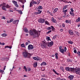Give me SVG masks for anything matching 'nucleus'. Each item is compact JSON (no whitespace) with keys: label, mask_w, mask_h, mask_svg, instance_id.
Listing matches in <instances>:
<instances>
[{"label":"nucleus","mask_w":80,"mask_h":80,"mask_svg":"<svg viewBox=\"0 0 80 80\" xmlns=\"http://www.w3.org/2000/svg\"><path fill=\"white\" fill-rule=\"evenodd\" d=\"M30 36H33V38H35L37 37H39L40 36V32H39L33 29V30H30L29 32Z\"/></svg>","instance_id":"nucleus-1"},{"label":"nucleus","mask_w":80,"mask_h":80,"mask_svg":"<svg viewBox=\"0 0 80 80\" xmlns=\"http://www.w3.org/2000/svg\"><path fill=\"white\" fill-rule=\"evenodd\" d=\"M22 55L24 58H30V57L32 56V54L28 53L26 50L22 52Z\"/></svg>","instance_id":"nucleus-2"},{"label":"nucleus","mask_w":80,"mask_h":80,"mask_svg":"<svg viewBox=\"0 0 80 80\" xmlns=\"http://www.w3.org/2000/svg\"><path fill=\"white\" fill-rule=\"evenodd\" d=\"M65 69L66 71H69V72H71L72 73H75V68H74L66 67L65 68Z\"/></svg>","instance_id":"nucleus-3"},{"label":"nucleus","mask_w":80,"mask_h":80,"mask_svg":"<svg viewBox=\"0 0 80 80\" xmlns=\"http://www.w3.org/2000/svg\"><path fill=\"white\" fill-rule=\"evenodd\" d=\"M74 69L75 73L78 75H80V68H74Z\"/></svg>","instance_id":"nucleus-4"},{"label":"nucleus","mask_w":80,"mask_h":80,"mask_svg":"<svg viewBox=\"0 0 80 80\" xmlns=\"http://www.w3.org/2000/svg\"><path fill=\"white\" fill-rule=\"evenodd\" d=\"M41 46L42 48H46V47H47V44L44 42H43L41 44Z\"/></svg>","instance_id":"nucleus-5"},{"label":"nucleus","mask_w":80,"mask_h":80,"mask_svg":"<svg viewBox=\"0 0 80 80\" xmlns=\"http://www.w3.org/2000/svg\"><path fill=\"white\" fill-rule=\"evenodd\" d=\"M33 46L31 44L29 45L28 46V50H33Z\"/></svg>","instance_id":"nucleus-6"},{"label":"nucleus","mask_w":80,"mask_h":80,"mask_svg":"<svg viewBox=\"0 0 80 80\" xmlns=\"http://www.w3.org/2000/svg\"><path fill=\"white\" fill-rule=\"evenodd\" d=\"M45 19L42 18H39L38 20V22L41 23H45Z\"/></svg>","instance_id":"nucleus-7"},{"label":"nucleus","mask_w":80,"mask_h":80,"mask_svg":"<svg viewBox=\"0 0 80 80\" xmlns=\"http://www.w3.org/2000/svg\"><path fill=\"white\" fill-rule=\"evenodd\" d=\"M67 49L66 47H64V49H62V50L61 51V53H62L63 54H64V52H67Z\"/></svg>","instance_id":"nucleus-8"},{"label":"nucleus","mask_w":80,"mask_h":80,"mask_svg":"<svg viewBox=\"0 0 80 80\" xmlns=\"http://www.w3.org/2000/svg\"><path fill=\"white\" fill-rule=\"evenodd\" d=\"M53 41H51V42H48V47H50V46H53Z\"/></svg>","instance_id":"nucleus-9"},{"label":"nucleus","mask_w":80,"mask_h":80,"mask_svg":"<svg viewBox=\"0 0 80 80\" xmlns=\"http://www.w3.org/2000/svg\"><path fill=\"white\" fill-rule=\"evenodd\" d=\"M68 33L70 35H73L74 34L73 31L72 30H68Z\"/></svg>","instance_id":"nucleus-10"},{"label":"nucleus","mask_w":80,"mask_h":80,"mask_svg":"<svg viewBox=\"0 0 80 80\" xmlns=\"http://www.w3.org/2000/svg\"><path fill=\"white\" fill-rule=\"evenodd\" d=\"M12 2L13 3L16 7H17V8L18 7V5H17V2L13 0L12 1Z\"/></svg>","instance_id":"nucleus-11"},{"label":"nucleus","mask_w":80,"mask_h":80,"mask_svg":"<svg viewBox=\"0 0 80 80\" xmlns=\"http://www.w3.org/2000/svg\"><path fill=\"white\" fill-rule=\"evenodd\" d=\"M74 78V76L73 75H71L68 77V78L69 80H73V78Z\"/></svg>","instance_id":"nucleus-12"},{"label":"nucleus","mask_w":80,"mask_h":80,"mask_svg":"<svg viewBox=\"0 0 80 80\" xmlns=\"http://www.w3.org/2000/svg\"><path fill=\"white\" fill-rule=\"evenodd\" d=\"M18 22H19V21L18 20H16L15 21H14L12 22V23H13V24H18Z\"/></svg>","instance_id":"nucleus-13"},{"label":"nucleus","mask_w":80,"mask_h":80,"mask_svg":"<svg viewBox=\"0 0 80 80\" xmlns=\"http://www.w3.org/2000/svg\"><path fill=\"white\" fill-rule=\"evenodd\" d=\"M51 21L53 23H57V21L55 19H54L53 17H52L51 19Z\"/></svg>","instance_id":"nucleus-14"},{"label":"nucleus","mask_w":80,"mask_h":80,"mask_svg":"<svg viewBox=\"0 0 80 80\" xmlns=\"http://www.w3.org/2000/svg\"><path fill=\"white\" fill-rule=\"evenodd\" d=\"M1 35L2 37H6L8 36V35L7 33H2L1 34Z\"/></svg>","instance_id":"nucleus-15"},{"label":"nucleus","mask_w":80,"mask_h":80,"mask_svg":"<svg viewBox=\"0 0 80 80\" xmlns=\"http://www.w3.org/2000/svg\"><path fill=\"white\" fill-rule=\"evenodd\" d=\"M45 65H47V63L45 62H43L41 64V66H43Z\"/></svg>","instance_id":"nucleus-16"},{"label":"nucleus","mask_w":80,"mask_h":80,"mask_svg":"<svg viewBox=\"0 0 80 80\" xmlns=\"http://www.w3.org/2000/svg\"><path fill=\"white\" fill-rule=\"evenodd\" d=\"M42 13V11L38 10V12H36L34 14H40Z\"/></svg>","instance_id":"nucleus-17"},{"label":"nucleus","mask_w":80,"mask_h":80,"mask_svg":"<svg viewBox=\"0 0 80 80\" xmlns=\"http://www.w3.org/2000/svg\"><path fill=\"white\" fill-rule=\"evenodd\" d=\"M24 30L25 32H26V33H28L29 32H28V29H27V28H24Z\"/></svg>","instance_id":"nucleus-18"},{"label":"nucleus","mask_w":80,"mask_h":80,"mask_svg":"<svg viewBox=\"0 0 80 80\" xmlns=\"http://www.w3.org/2000/svg\"><path fill=\"white\" fill-rule=\"evenodd\" d=\"M65 23H71V20H67L65 21Z\"/></svg>","instance_id":"nucleus-19"},{"label":"nucleus","mask_w":80,"mask_h":80,"mask_svg":"<svg viewBox=\"0 0 80 80\" xmlns=\"http://www.w3.org/2000/svg\"><path fill=\"white\" fill-rule=\"evenodd\" d=\"M46 40H47V41H48V42L49 40L50 41H52V40H51V39H50V37H47Z\"/></svg>","instance_id":"nucleus-20"},{"label":"nucleus","mask_w":80,"mask_h":80,"mask_svg":"<svg viewBox=\"0 0 80 80\" xmlns=\"http://www.w3.org/2000/svg\"><path fill=\"white\" fill-rule=\"evenodd\" d=\"M70 14L72 16V17H74V16H75V14H74V12H70Z\"/></svg>","instance_id":"nucleus-21"},{"label":"nucleus","mask_w":80,"mask_h":80,"mask_svg":"<svg viewBox=\"0 0 80 80\" xmlns=\"http://www.w3.org/2000/svg\"><path fill=\"white\" fill-rule=\"evenodd\" d=\"M2 9L3 10H5V11H7V8H6V7L5 6H3L2 7Z\"/></svg>","instance_id":"nucleus-22"},{"label":"nucleus","mask_w":80,"mask_h":80,"mask_svg":"<svg viewBox=\"0 0 80 80\" xmlns=\"http://www.w3.org/2000/svg\"><path fill=\"white\" fill-rule=\"evenodd\" d=\"M76 22H80V18L78 17L77 19L76 20Z\"/></svg>","instance_id":"nucleus-23"},{"label":"nucleus","mask_w":80,"mask_h":80,"mask_svg":"<svg viewBox=\"0 0 80 80\" xmlns=\"http://www.w3.org/2000/svg\"><path fill=\"white\" fill-rule=\"evenodd\" d=\"M58 8H57L55 9L53 11V13H56L58 11Z\"/></svg>","instance_id":"nucleus-24"},{"label":"nucleus","mask_w":80,"mask_h":80,"mask_svg":"<svg viewBox=\"0 0 80 80\" xmlns=\"http://www.w3.org/2000/svg\"><path fill=\"white\" fill-rule=\"evenodd\" d=\"M58 54L57 53H56L55 54V58H56L57 60H58Z\"/></svg>","instance_id":"nucleus-25"},{"label":"nucleus","mask_w":80,"mask_h":80,"mask_svg":"<svg viewBox=\"0 0 80 80\" xmlns=\"http://www.w3.org/2000/svg\"><path fill=\"white\" fill-rule=\"evenodd\" d=\"M57 37V35H55L52 38V40H55V38H56Z\"/></svg>","instance_id":"nucleus-26"},{"label":"nucleus","mask_w":80,"mask_h":80,"mask_svg":"<svg viewBox=\"0 0 80 80\" xmlns=\"http://www.w3.org/2000/svg\"><path fill=\"white\" fill-rule=\"evenodd\" d=\"M52 70H53V72H54V73H55L56 74V75H59V74L57 72H56V71H55V69H53Z\"/></svg>","instance_id":"nucleus-27"},{"label":"nucleus","mask_w":80,"mask_h":80,"mask_svg":"<svg viewBox=\"0 0 80 80\" xmlns=\"http://www.w3.org/2000/svg\"><path fill=\"white\" fill-rule=\"evenodd\" d=\"M5 48H10V49H11L12 48V46H6L5 47Z\"/></svg>","instance_id":"nucleus-28"},{"label":"nucleus","mask_w":80,"mask_h":80,"mask_svg":"<svg viewBox=\"0 0 80 80\" xmlns=\"http://www.w3.org/2000/svg\"><path fill=\"white\" fill-rule=\"evenodd\" d=\"M38 63L37 62H36L34 64L33 66H34V67H35V68H36V67H37Z\"/></svg>","instance_id":"nucleus-29"},{"label":"nucleus","mask_w":80,"mask_h":80,"mask_svg":"<svg viewBox=\"0 0 80 80\" xmlns=\"http://www.w3.org/2000/svg\"><path fill=\"white\" fill-rule=\"evenodd\" d=\"M10 7H11V6H9L8 4L6 5V7L7 8H10Z\"/></svg>","instance_id":"nucleus-30"},{"label":"nucleus","mask_w":80,"mask_h":80,"mask_svg":"<svg viewBox=\"0 0 80 80\" xmlns=\"http://www.w3.org/2000/svg\"><path fill=\"white\" fill-rule=\"evenodd\" d=\"M62 48V46H60L59 47V51L61 52L62 51V50H63V49Z\"/></svg>","instance_id":"nucleus-31"},{"label":"nucleus","mask_w":80,"mask_h":80,"mask_svg":"<svg viewBox=\"0 0 80 80\" xmlns=\"http://www.w3.org/2000/svg\"><path fill=\"white\" fill-rule=\"evenodd\" d=\"M60 69L61 70L63 71V72H64V68H63V67H61L60 68Z\"/></svg>","instance_id":"nucleus-32"},{"label":"nucleus","mask_w":80,"mask_h":80,"mask_svg":"<svg viewBox=\"0 0 80 80\" xmlns=\"http://www.w3.org/2000/svg\"><path fill=\"white\" fill-rule=\"evenodd\" d=\"M51 29H52V27L51 26L50 27H48L47 28V30H51Z\"/></svg>","instance_id":"nucleus-33"},{"label":"nucleus","mask_w":80,"mask_h":80,"mask_svg":"<svg viewBox=\"0 0 80 80\" xmlns=\"http://www.w3.org/2000/svg\"><path fill=\"white\" fill-rule=\"evenodd\" d=\"M68 42L69 44H73V42H72V41H68Z\"/></svg>","instance_id":"nucleus-34"},{"label":"nucleus","mask_w":80,"mask_h":80,"mask_svg":"<svg viewBox=\"0 0 80 80\" xmlns=\"http://www.w3.org/2000/svg\"><path fill=\"white\" fill-rule=\"evenodd\" d=\"M21 46L22 48L25 47V46L23 44H21Z\"/></svg>","instance_id":"nucleus-35"},{"label":"nucleus","mask_w":80,"mask_h":80,"mask_svg":"<svg viewBox=\"0 0 80 80\" xmlns=\"http://www.w3.org/2000/svg\"><path fill=\"white\" fill-rule=\"evenodd\" d=\"M31 2H32L33 4H37V2H36V1H32Z\"/></svg>","instance_id":"nucleus-36"},{"label":"nucleus","mask_w":80,"mask_h":80,"mask_svg":"<svg viewBox=\"0 0 80 80\" xmlns=\"http://www.w3.org/2000/svg\"><path fill=\"white\" fill-rule=\"evenodd\" d=\"M67 7H68V6L67 5L64 6L63 8V10H65L67 8Z\"/></svg>","instance_id":"nucleus-37"},{"label":"nucleus","mask_w":80,"mask_h":80,"mask_svg":"<svg viewBox=\"0 0 80 80\" xmlns=\"http://www.w3.org/2000/svg\"><path fill=\"white\" fill-rule=\"evenodd\" d=\"M51 29H52L53 31H54L55 30V28H54V27H53L52 26H51Z\"/></svg>","instance_id":"nucleus-38"},{"label":"nucleus","mask_w":80,"mask_h":80,"mask_svg":"<svg viewBox=\"0 0 80 80\" xmlns=\"http://www.w3.org/2000/svg\"><path fill=\"white\" fill-rule=\"evenodd\" d=\"M23 69L25 70V71L26 72H27V68H26V66H24L23 67Z\"/></svg>","instance_id":"nucleus-39"},{"label":"nucleus","mask_w":80,"mask_h":80,"mask_svg":"<svg viewBox=\"0 0 80 80\" xmlns=\"http://www.w3.org/2000/svg\"><path fill=\"white\" fill-rule=\"evenodd\" d=\"M33 3H32V2L31 1V2L30 3V7H32L33 6Z\"/></svg>","instance_id":"nucleus-40"},{"label":"nucleus","mask_w":80,"mask_h":80,"mask_svg":"<svg viewBox=\"0 0 80 80\" xmlns=\"http://www.w3.org/2000/svg\"><path fill=\"white\" fill-rule=\"evenodd\" d=\"M18 13H20V14H21V15H22V12L21 11H18Z\"/></svg>","instance_id":"nucleus-41"},{"label":"nucleus","mask_w":80,"mask_h":80,"mask_svg":"<svg viewBox=\"0 0 80 80\" xmlns=\"http://www.w3.org/2000/svg\"><path fill=\"white\" fill-rule=\"evenodd\" d=\"M33 59L34 60H38V58H36V57L33 58Z\"/></svg>","instance_id":"nucleus-42"},{"label":"nucleus","mask_w":80,"mask_h":80,"mask_svg":"<svg viewBox=\"0 0 80 80\" xmlns=\"http://www.w3.org/2000/svg\"><path fill=\"white\" fill-rule=\"evenodd\" d=\"M42 6H39L38 7V9H39V10H42Z\"/></svg>","instance_id":"nucleus-43"},{"label":"nucleus","mask_w":80,"mask_h":80,"mask_svg":"<svg viewBox=\"0 0 80 80\" xmlns=\"http://www.w3.org/2000/svg\"><path fill=\"white\" fill-rule=\"evenodd\" d=\"M45 24H46V25H49V22H48V21H46L45 22Z\"/></svg>","instance_id":"nucleus-44"},{"label":"nucleus","mask_w":80,"mask_h":80,"mask_svg":"<svg viewBox=\"0 0 80 80\" xmlns=\"http://www.w3.org/2000/svg\"><path fill=\"white\" fill-rule=\"evenodd\" d=\"M4 72V71L0 69V72H1V73H3Z\"/></svg>","instance_id":"nucleus-45"},{"label":"nucleus","mask_w":80,"mask_h":80,"mask_svg":"<svg viewBox=\"0 0 80 80\" xmlns=\"http://www.w3.org/2000/svg\"><path fill=\"white\" fill-rule=\"evenodd\" d=\"M62 27L64 28V27H65V24H64V23H62Z\"/></svg>","instance_id":"nucleus-46"},{"label":"nucleus","mask_w":80,"mask_h":80,"mask_svg":"<svg viewBox=\"0 0 80 80\" xmlns=\"http://www.w3.org/2000/svg\"><path fill=\"white\" fill-rule=\"evenodd\" d=\"M52 32V30H50L47 32V34H49L50 33Z\"/></svg>","instance_id":"nucleus-47"},{"label":"nucleus","mask_w":80,"mask_h":80,"mask_svg":"<svg viewBox=\"0 0 80 80\" xmlns=\"http://www.w3.org/2000/svg\"><path fill=\"white\" fill-rule=\"evenodd\" d=\"M28 72H30V71H31V68H28Z\"/></svg>","instance_id":"nucleus-48"},{"label":"nucleus","mask_w":80,"mask_h":80,"mask_svg":"<svg viewBox=\"0 0 80 80\" xmlns=\"http://www.w3.org/2000/svg\"><path fill=\"white\" fill-rule=\"evenodd\" d=\"M77 54L79 55V56H80V51H78L77 52Z\"/></svg>","instance_id":"nucleus-49"},{"label":"nucleus","mask_w":80,"mask_h":80,"mask_svg":"<svg viewBox=\"0 0 80 80\" xmlns=\"http://www.w3.org/2000/svg\"><path fill=\"white\" fill-rule=\"evenodd\" d=\"M37 2L38 3V4H39L40 3V0H37Z\"/></svg>","instance_id":"nucleus-50"},{"label":"nucleus","mask_w":80,"mask_h":80,"mask_svg":"<svg viewBox=\"0 0 80 80\" xmlns=\"http://www.w3.org/2000/svg\"><path fill=\"white\" fill-rule=\"evenodd\" d=\"M67 11H68L66 9V10H64V11H63V12L64 13H66V12H67Z\"/></svg>","instance_id":"nucleus-51"},{"label":"nucleus","mask_w":80,"mask_h":80,"mask_svg":"<svg viewBox=\"0 0 80 80\" xmlns=\"http://www.w3.org/2000/svg\"><path fill=\"white\" fill-rule=\"evenodd\" d=\"M74 11H73V9L72 8H71V11L70 12H73Z\"/></svg>","instance_id":"nucleus-52"},{"label":"nucleus","mask_w":80,"mask_h":80,"mask_svg":"<svg viewBox=\"0 0 80 80\" xmlns=\"http://www.w3.org/2000/svg\"><path fill=\"white\" fill-rule=\"evenodd\" d=\"M13 18H11V19L10 20V22H13Z\"/></svg>","instance_id":"nucleus-53"},{"label":"nucleus","mask_w":80,"mask_h":80,"mask_svg":"<svg viewBox=\"0 0 80 80\" xmlns=\"http://www.w3.org/2000/svg\"><path fill=\"white\" fill-rule=\"evenodd\" d=\"M57 80H61L60 78H56Z\"/></svg>","instance_id":"nucleus-54"},{"label":"nucleus","mask_w":80,"mask_h":80,"mask_svg":"<svg viewBox=\"0 0 80 80\" xmlns=\"http://www.w3.org/2000/svg\"><path fill=\"white\" fill-rule=\"evenodd\" d=\"M7 23H11V22H10V21H9L8 20L7 21Z\"/></svg>","instance_id":"nucleus-55"},{"label":"nucleus","mask_w":80,"mask_h":80,"mask_svg":"<svg viewBox=\"0 0 80 80\" xmlns=\"http://www.w3.org/2000/svg\"><path fill=\"white\" fill-rule=\"evenodd\" d=\"M21 69H22V68H21V67H19L18 69L19 71H21Z\"/></svg>","instance_id":"nucleus-56"},{"label":"nucleus","mask_w":80,"mask_h":80,"mask_svg":"<svg viewBox=\"0 0 80 80\" xmlns=\"http://www.w3.org/2000/svg\"><path fill=\"white\" fill-rule=\"evenodd\" d=\"M74 53H77V50H74Z\"/></svg>","instance_id":"nucleus-57"},{"label":"nucleus","mask_w":80,"mask_h":80,"mask_svg":"<svg viewBox=\"0 0 80 80\" xmlns=\"http://www.w3.org/2000/svg\"><path fill=\"white\" fill-rule=\"evenodd\" d=\"M1 45H3V46L4 45H5V43H4V42L1 43Z\"/></svg>","instance_id":"nucleus-58"},{"label":"nucleus","mask_w":80,"mask_h":80,"mask_svg":"<svg viewBox=\"0 0 80 80\" xmlns=\"http://www.w3.org/2000/svg\"><path fill=\"white\" fill-rule=\"evenodd\" d=\"M62 18H58V20H62Z\"/></svg>","instance_id":"nucleus-59"},{"label":"nucleus","mask_w":80,"mask_h":80,"mask_svg":"<svg viewBox=\"0 0 80 80\" xmlns=\"http://www.w3.org/2000/svg\"><path fill=\"white\" fill-rule=\"evenodd\" d=\"M6 5V4L5 3H3V4H2L3 6H5Z\"/></svg>","instance_id":"nucleus-60"},{"label":"nucleus","mask_w":80,"mask_h":80,"mask_svg":"<svg viewBox=\"0 0 80 80\" xmlns=\"http://www.w3.org/2000/svg\"><path fill=\"white\" fill-rule=\"evenodd\" d=\"M41 80H46V79L42 78Z\"/></svg>","instance_id":"nucleus-61"},{"label":"nucleus","mask_w":80,"mask_h":80,"mask_svg":"<svg viewBox=\"0 0 80 80\" xmlns=\"http://www.w3.org/2000/svg\"><path fill=\"white\" fill-rule=\"evenodd\" d=\"M2 19H5V17H2Z\"/></svg>","instance_id":"nucleus-62"},{"label":"nucleus","mask_w":80,"mask_h":80,"mask_svg":"<svg viewBox=\"0 0 80 80\" xmlns=\"http://www.w3.org/2000/svg\"><path fill=\"white\" fill-rule=\"evenodd\" d=\"M60 32H62L63 31V29H60Z\"/></svg>","instance_id":"nucleus-63"},{"label":"nucleus","mask_w":80,"mask_h":80,"mask_svg":"<svg viewBox=\"0 0 80 80\" xmlns=\"http://www.w3.org/2000/svg\"><path fill=\"white\" fill-rule=\"evenodd\" d=\"M61 80H66L65 79L62 78L61 79Z\"/></svg>","instance_id":"nucleus-64"}]
</instances>
